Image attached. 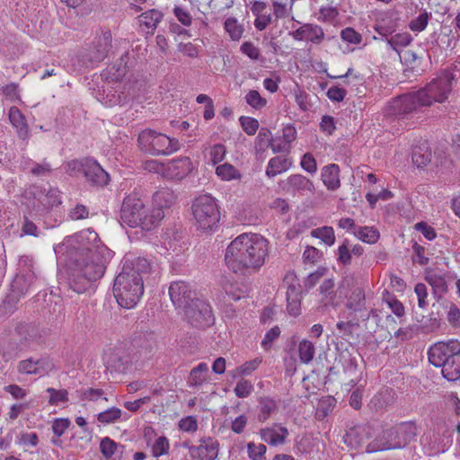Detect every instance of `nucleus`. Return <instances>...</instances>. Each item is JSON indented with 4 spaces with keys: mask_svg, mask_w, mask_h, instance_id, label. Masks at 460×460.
<instances>
[{
    "mask_svg": "<svg viewBox=\"0 0 460 460\" xmlns=\"http://www.w3.org/2000/svg\"><path fill=\"white\" fill-rule=\"evenodd\" d=\"M144 202L136 194L127 196L120 210L121 220L130 227L138 226L144 210Z\"/></svg>",
    "mask_w": 460,
    "mask_h": 460,
    "instance_id": "ddd939ff",
    "label": "nucleus"
},
{
    "mask_svg": "<svg viewBox=\"0 0 460 460\" xmlns=\"http://www.w3.org/2000/svg\"><path fill=\"white\" fill-rule=\"evenodd\" d=\"M299 359L303 364H309L314 358L315 347L308 340H302L298 344Z\"/></svg>",
    "mask_w": 460,
    "mask_h": 460,
    "instance_id": "4c0bfd02",
    "label": "nucleus"
},
{
    "mask_svg": "<svg viewBox=\"0 0 460 460\" xmlns=\"http://www.w3.org/2000/svg\"><path fill=\"white\" fill-rule=\"evenodd\" d=\"M205 156L213 164L221 163L226 155V148L223 144L209 145L204 149Z\"/></svg>",
    "mask_w": 460,
    "mask_h": 460,
    "instance_id": "72a5a7b5",
    "label": "nucleus"
},
{
    "mask_svg": "<svg viewBox=\"0 0 460 460\" xmlns=\"http://www.w3.org/2000/svg\"><path fill=\"white\" fill-rule=\"evenodd\" d=\"M190 455L197 460H216L219 452V442L211 437L199 440L198 446L189 447Z\"/></svg>",
    "mask_w": 460,
    "mask_h": 460,
    "instance_id": "a211bd4d",
    "label": "nucleus"
},
{
    "mask_svg": "<svg viewBox=\"0 0 460 460\" xmlns=\"http://www.w3.org/2000/svg\"><path fill=\"white\" fill-rule=\"evenodd\" d=\"M172 193L169 190L156 191L153 196V206H144L138 226L146 231L157 226L165 216L164 208L172 204Z\"/></svg>",
    "mask_w": 460,
    "mask_h": 460,
    "instance_id": "6e6552de",
    "label": "nucleus"
},
{
    "mask_svg": "<svg viewBox=\"0 0 460 460\" xmlns=\"http://www.w3.org/2000/svg\"><path fill=\"white\" fill-rule=\"evenodd\" d=\"M286 189L288 192L305 194L314 192V183L302 174H292L286 181Z\"/></svg>",
    "mask_w": 460,
    "mask_h": 460,
    "instance_id": "a878e982",
    "label": "nucleus"
},
{
    "mask_svg": "<svg viewBox=\"0 0 460 460\" xmlns=\"http://www.w3.org/2000/svg\"><path fill=\"white\" fill-rule=\"evenodd\" d=\"M239 121L243 131L249 136L254 135L259 128V121L254 118L241 116Z\"/></svg>",
    "mask_w": 460,
    "mask_h": 460,
    "instance_id": "09e8293b",
    "label": "nucleus"
},
{
    "mask_svg": "<svg viewBox=\"0 0 460 460\" xmlns=\"http://www.w3.org/2000/svg\"><path fill=\"white\" fill-rule=\"evenodd\" d=\"M301 167L308 173L314 174L317 172V163L314 155L310 153H305L300 162Z\"/></svg>",
    "mask_w": 460,
    "mask_h": 460,
    "instance_id": "4d7b16f0",
    "label": "nucleus"
},
{
    "mask_svg": "<svg viewBox=\"0 0 460 460\" xmlns=\"http://www.w3.org/2000/svg\"><path fill=\"white\" fill-rule=\"evenodd\" d=\"M341 38L342 39V40L355 45H358L362 41L361 34L351 27H347L341 30Z\"/></svg>",
    "mask_w": 460,
    "mask_h": 460,
    "instance_id": "603ef678",
    "label": "nucleus"
},
{
    "mask_svg": "<svg viewBox=\"0 0 460 460\" xmlns=\"http://www.w3.org/2000/svg\"><path fill=\"white\" fill-rule=\"evenodd\" d=\"M33 261L27 255L19 258L16 275H31L36 274L33 270Z\"/></svg>",
    "mask_w": 460,
    "mask_h": 460,
    "instance_id": "49530a36",
    "label": "nucleus"
},
{
    "mask_svg": "<svg viewBox=\"0 0 460 460\" xmlns=\"http://www.w3.org/2000/svg\"><path fill=\"white\" fill-rule=\"evenodd\" d=\"M447 319L453 327H460V309L456 305L448 306Z\"/></svg>",
    "mask_w": 460,
    "mask_h": 460,
    "instance_id": "e2e57ef3",
    "label": "nucleus"
},
{
    "mask_svg": "<svg viewBox=\"0 0 460 460\" xmlns=\"http://www.w3.org/2000/svg\"><path fill=\"white\" fill-rule=\"evenodd\" d=\"M9 119L12 125L17 129L20 138L26 139L29 137V128L25 118L17 107H11L9 110Z\"/></svg>",
    "mask_w": 460,
    "mask_h": 460,
    "instance_id": "7c9ffc66",
    "label": "nucleus"
},
{
    "mask_svg": "<svg viewBox=\"0 0 460 460\" xmlns=\"http://www.w3.org/2000/svg\"><path fill=\"white\" fill-rule=\"evenodd\" d=\"M414 292L418 298V306L426 309L429 306L427 286L423 283H418L414 288Z\"/></svg>",
    "mask_w": 460,
    "mask_h": 460,
    "instance_id": "3c124183",
    "label": "nucleus"
},
{
    "mask_svg": "<svg viewBox=\"0 0 460 460\" xmlns=\"http://www.w3.org/2000/svg\"><path fill=\"white\" fill-rule=\"evenodd\" d=\"M412 41V37L409 32L397 33L389 39H386V43L389 47L396 52H400L402 48L407 47Z\"/></svg>",
    "mask_w": 460,
    "mask_h": 460,
    "instance_id": "e433bc0d",
    "label": "nucleus"
},
{
    "mask_svg": "<svg viewBox=\"0 0 460 460\" xmlns=\"http://www.w3.org/2000/svg\"><path fill=\"white\" fill-rule=\"evenodd\" d=\"M128 59V54L125 53L111 67L109 68V74L112 80L119 81L126 75Z\"/></svg>",
    "mask_w": 460,
    "mask_h": 460,
    "instance_id": "a19ab883",
    "label": "nucleus"
},
{
    "mask_svg": "<svg viewBox=\"0 0 460 460\" xmlns=\"http://www.w3.org/2000/svg\"><path fill=\"white\" fill-rule=\"evenodd\" d=\"M184 314L190 324L196 328H207L214 323L211 306L202 299L193 300L184 309Z\"/></svg>",
    "mask_w": 460,
    "mask_h": 460,
    "instance_id": "9b49d317",
    "label": "nucleus"
},
{
    "mask_svg": "<svg viewBox=\"0 0 460 460\" xmlns=\"http://www.w3.org/2000/svg\"><path fill=\"white\" fill-rule=\"evenodd\" d=\"M155 263L145 257H126L122 270L113 284V295L118 305L134 308L144 294V280L156 271Z\"/></svg>",
    "mask_w": 460,
    "mask_h": 460,
    "instance_id": "7ed1b4c3",
    "label": "nucleus"
},
{
    "mask_svg": "<svg viewBox=\"0 0 460 460\" xmlns=\"http://www.w3.org/2000/svg\"><path fill=\"white\" fill-rule=\"evenodd\" d=\"M347 94V91L339 86H332L328 89L326 95L332 102H342Z\"/></svg>",
    "mask_w": 460,
    "mask_h": 460,
    "instance_id": "338daca9",
    "label": "nucleus"
},
{
    "mask_svg": "<svg viewBox=\"0 0 460 460\" xmlns=\"http://www.w3.org/2000/svg\"><path fill=\"white\" fill-rule=\"evenodd\" d=\"M280 332H281V331L279 326H274L270 330H269L265 333V335L261 342V348L264 350L270 349L272 343L274 342V341H276L279 337Z\"/></svg>",
    "mask_w": 460,
    "mask_h": 460,
    "instance_id": "8fccbe9b",
    "label": "nucleus"
},
{
    "mask_svg": "<svg viewBox=\"0 0 460 460\" xmlns=\"http://www.w3.org/2000/svg\"><path fill=\"white\" fill-rule=\"evenodd\" d=\"M252 390V385L247 380H241L236 384L234 388L235 394L239 398L247 397Z\"/></svg>",
    "mask_w": 460,
    "mask_h": 460,
    "instance_id": "69168bd1",
    "label": "nucleus"
},
{
    "mask_svg": "<svg viewBox=\"0 0 460 460\" xmlns=\"http://www.w3.org/2000/svg\"><path fill=\"white\" fill-rule=\"evenodd\" d=\"M68 285L80 294L87 290L91 283L101 279L112 252L102 243L98 234L84 230L70 236L65 243Z\"/></svg>",
    "mask_w": 460,
    "mask_h": 460,
    "instance_id": "f257e3e1",
    "label": "nucleus"
},
{
    "mask_svg": "<svg viewBox=\"0 0 460 460\" xmlns=\"http://www.w3.org/2000/svg\"><path fill=\"white\" fill-rule=\"evenodd\" d=\"M459 349L460 341L456 340L437 342L428 351L429 360L433 366L443 368L447 360Z\"/></svg>",
    "mask_w": 460,
    "mask_h": 460,
    "instance_id": "4468645a",
    "label": "nucleus"
},
{
    "mask_svg": "<svg viewBox=\"0 0 460 460\" xmlns=\"http://www.w3.org/2000/svg\"><path fill=\"white\" fill-rule=\"evenodd\" d=\"M173 13L177 20L184 26H190L191 24L192 17L187 10L180 6H175L173 9Z\"/></svg>",
    "mask_w": 460,
    "mask_h": 460,
    "instance_id": "774afa93",
    "label": "nucleus"
},
{
    "mask_svg": "<svg viewBox=\"0 0 460 460\" xmlns=\"http://www.w3.org/2000/svg\"><path fill=\"white\" fill-rule=\"evenodd\" d=\"M292 160L287 156L278 155L269 160L265 174L269 178H274L287 172L292 166Z\"/></svg>",
    "mask_w": 460,
    "mask_h": 460,
    "instance_id": "c85d7f7f",
    "label": "nucleus"
},
{
    "mask_svg": "<svg viewBox=\"0 0 460 460\" xmlns=\"http://www.w3.org/2000/svg\"><path fill=\"white\" fill-rule=\"evenodd\" d=\"M112 35L109 30H100L96 32L93 40L87 49L81 52L73 66L77 71L93 67L96 64L103 61L111 50Z\"/></svg>",
    "mask_w": 460,
    "mask_h": 460,
    "instance_id": "39448f33",
    "label": "nucleus"
},
{
    "mask_svg": "<svg viewBox=\"0 0 460 460\" xmlns=\"http://www.w3.org/2000/svg\"><path fill=\"white\" fill-rule=\"evenodd\" d=\"M354 235L367 243H376L379 239V232L372 226H360L353 231Z\"/></svg>",
    "mask_w": 460,
    "mask_h": 460,
    "instance_id": "58836bf2",
    "label": "nucleus"
},
{
    "mask_svg": "<svg viewBox=\"0 0 460 460\" xmlns=\"http://www.w3.org/2000/svg\"><path fill=\"white\" fill-rule=\"evenodd\" d=\"M164 14L161 11L156 9H150L142 13L137 21L141 29L146 33L153 35L158 23L162 21Z\"/></svg>",
    "mask_w": 460,
    "mask_h": 460,
    "instance_id": "bb28decb",
    "label": "nucleus"
},
{
    "mask_svg": "<svg viewBox=\"0 0 460 460\" xmlns=\"http://www.w3.org/2000/svg\"><path fill=\"white\" fill-rule=\"evenodd\" d=\"M273 14L276 19H282L288 17L290 13H292L291 5H288L287 4L273 1Z\"/></svg>",
    "mask_w": 460,
    "mask_h": 460,
    "instance_id": "bf43d9fd",
    "label": "nucleus"
},
{
    "mask_svg": "<svg viewBox=\"0 0 460 460\" xmlns=\"http://www.w3.org/2000/svg\"><path fill=\"white\" fill-rule=\"evenodd\" d=\"M20 337L19 349L25 350L32 349L41 341V335L38 327L32 324H20L16 329Z\"/></svg>",
    "mask_w": 460,
    "mask_h": 460,
    "instance_id": "5701e85b",
    "label": "nucleus"
},
{
    "mask_svg": "<svg viewBox=\"0 0 460 460\" xmlns=\"http://www.w3.org/2000/svg\"><path fill=\"white\" fill-rule=\"evenodd\" d=\"M276 428L277 426L261 429V438L270 445L277 446L283 444L288 436L287 428L282 426L278 427V429Z\"/></svg>",
    "mask_w": 460,
    "mask_h": 460,
    "instance_id": "c756f323",
    "label": "nucleus"
},
{
    "mask_svg": "<svg viewBox=\"0 0 460 460\" xmlns=\"http://www.w3.org/2000/svg\"><path fill=\"white\" fill-rule=\"evenodd\" d=\"M103 360L107 369L117 373H126L132 363L129 355L120 349L106 352Z\"/></svg>",
    "mask_w": 460,
    "mask_h": 460,
    "instance_id": "412c9836",
    "label": "nucleus"
},
{
    "mask_svg": "<svg viewBox=\"0 0 460 460\" xmlns=\"http://www.w3.org/2000/svg\"><path fill=\"white\" fill-rule=\"evenodd\" d=\"M262 359L261 358H255L252 360L246 361L243 365H241L239 367L236 368V372L240 376H248L251 375L252 372H253L255 369L259 367V366L261 364Z\"/></svg>",
    "mask_w": 460,
    "mask_h": 460,
    "instance_id": "5fc2aeb1",
    "label": "nucleus"
},
{
    "mask_svg": "<svg viewBox=\"0 0 460 460\" xmlns=\"http://www.w3.org/2000/svg\"><path fill=\"white\" fill-rule=\"evenodd\" d=\"M47 393L49 394V402H60L68 400V393L66 389L48 388Z\"/></svg>",
    "mask_w": 460,
    "mask_h": 460,
    "instance_id": "680f3d73",
    "label": "nucleus"
},
{
    "mask_svg": "<svg viewBox=\"0 0 460 460\" xmlns=\"http://www.w3.org/2000/svg\"><path fill=\"white\" fill-rule=\"evenodd\" d=\"M162 167V173L170 179L181 180L193 170V164L190 157L181 156L170 160Z\"/></svg>",
    "mask_w": 460,
    "mask_h": 460,
    "instance_id": "f3484780",
    "label": "nucleus"
},
{
    "mask_svg": "<svg viewBox=\"0 0 460 460\" xmlns=\"http://www.w3.org/2000/svg\"><path fill=\"white\" fill-rule=\"evenodd\" d=\"M385 303L397 317L404 315V306L394 296H388L385 298Z\"/></svg>",
    "mask_w": 460,
    "mask_h": 460,
    "instance_id": "052dcab7",
    "label": "nucleus"
},
{
    "mask_svg": "<svg viewBox=\"0 0 460 460\" xmlns=\"http://www.w3.org/2000/svg\"><path fill=\"white\" fill-rule=\"evenodd\" d=\"M383 430L371 425L356 426L344 436V442L358 452L376 453L384 450Z\"/></svg>",
    "mask_w": 460,
    "mask_h": 460,
    "instance_id": "423d86ee",
    "label": "nucleus"
},
{
    "mask_svg": "<svg viewBox=\"0 0 460 460\" xmlns=\"http://www.w3.org/2000/svg\"><path fill=\"white\" fill-rule=\"evenodd\" d=\"M71 421L69 419L60 418L56 419L52 424L53 433L57 437H61L65 431L69 428Z\"/></svg>",
    "mask_w": 460,
    "mask_h": 460,
    "instance_id": "0e129e2a",
    "label": "nucleus"
},
{
    "mask_svg": "<svg viewBox=\"0 0 460 460\" xmlns=\"http://www.w3.org/2000/svg\"><path fill=\"white\" fill-rule=\"evenodd\" d=\"M311 235L314 238L321 239L328 246H332L335 243L334 230L332 226H325L313 229Z\"/></svg>",
    "mask_w": 460,
    "mask_h": 460,
    "instance_id": "ea45409f",
    "label": "nucleus"
},
{
    "mask_svg": "<svg viewBox=\"0 0 460 460\" xmlns=\"http://www.w3.org/2000/svg\"><path fill=\"white\" fill-rule=\"evenodd\" d=\"M365 304L366 296L364 290L360 288H356L349 296L346 306L349 310L359 312L365 308Z\"/></svg>",
    "mask_w": 460,
    "mask_h": 460,
    "instance_id": "f704fd0d",
    "label": "nucleus"
},
{
    "mask_svg": "<svg viewBox=\"0 0 460 460\" xmlns=\"http://www.w3.org/2000/svg\"><path fill=\"white\" fill-rule=\"evenodd\" d=\"M82 172L87 181L95 186L103 187L108 184L109 174L94 160L88 159L82 164Z\"/></svg>",
    "mask_w": 460,
    "mask_h": 460,
    "instance_id": "aec40b11",
    "label": "nucleus"
},
{
    "mask_svg": "<svg viewBox=\"0 0 460 460\" xmlns=\"http://www.w3.org/2000/svg\"><path fill=\"white\" fill-rule=\"evenodd\" d=\"M244 99L246 103L255 110H260L267 104V100L261 97L260 93L256 90H250Z\"/></svg>",
    "mask_w": 460,
    "mask_h": 460,
    "instance_id": "37998d69",
    "label": "nucleus"
},
{
    "mask_svg": "<svg viewBox=\"0 0 460 460\" xmlns=\"http://www.w3.org/2000/svg\"><path fill=\"white\" fill-rule=\"evenodd\" d=\"M284 281L288 284L286 292L287 310L290 315L297 316L301 313V289L299 284L296 281V274L288 272Z\"/></svg>",
    "mask_w": 460,
    "mask_h": 460,
    "instance_id": "dca6fc26",
    "label": "nucleus"
},
{
    "mask_svg": "<svg viewBox=\"0 0 460 460\" xmlns=\"http://www.w3.org/2000/svg\"><path fill=\"white\" fill-rule=\"evenodd\" d=\"M36 280V274L16 275L11 285L12 290L20 295L25 294L35 284Z\"/></svg>",
    "mask_w": 460,
    "mask_h": 460,
    "instance_id": "2f4dec72",
    "label": "nucleus"
},
{
    "mask_svg": "<svg viewBox=\"0 0 460 460\" xmlns=\"http://www.w3.org/2000/svg\"><path fill=\"white\" fill-rule=\"evenodd\" d=\"M225 29L234 40H238L243 34V29L235 18H228L225 22Z\"/></svg>",
    "mask_w": 460,
    "mask_h": 460,
    "instance_id": "de8ad7c7",
    "label": "nucleus"
},
{
    "mask_svg": "<svg viewBox=\"0 0 460 460\" xmlns=\"http://www.w3.org/2000/svg\"><path fill=\"white\" fill-rule=\"evenodd\" d=\"M338 261L342 265H349L351 262V252L349 248V241L345 240L341 245L339 246Z\"/></svg>",
    "mask_w": 460,
    "mask_h": 460,
    "instance_id": "13d9d810",
    "label": "nucleus"
},
{
    "mask_svg": "<svg viewBox=\"0 0 460 460\" xmlns=\"http://www.w3.org/2000/svg\"><path fill=\"white\" fill-rule=\"evenodd\" d=\"M117 443L109 437H106L101 440L100 450L105 458L111 457L117 450Z\"/></svg>",
    "mask_w": 460,
    "mask_h": 460,
    "instance_id": "864d4df0",
    "label": "nucleus"
},
{
    "mask_svg": "<svg viewBox=\"0 0 460 460\" xmlns=\"http://www.w3.org/2000/svg\"><path fill=\"white\" fill-rule=\"evenodd\" d=\"M216 175L222 181H230L234 180H241L242 173L233 164L224 163L216 167Z\"/></svg>",
    "mask_w": 460,
    "mask_h": 460,
    "instance_id": "473e14b6",
    "label": "nucleus"
},
{
    "mask_svg": "<svg viewBox=\"0 0 460 460\" xmlns=\"http://www.w3.org/2000/svg\"><path fill=\"white\" fill-rule=\"evenodd\" d=\"M137 141L141 150L151 155H167L179 149L176 139L149 128L139 133Z\"/></svg>",
    "mask_w": 460,
    "mask_h": 460,
    "instance_id": "0eeeda50",
    "label": "nucleus"
},
{
    "mask_svg": "<svg viewBox=\"0 0 460 460\" xmlns=\"http://www.w3.org/2000/svg\"><path fill=\"white\" fill-rule=\"evenodd\" d=\"M210 380L208 365L206 362H200L194 367L187 378V385L190 388H200Z\"/></svg>",
    "mask_w": 460,
    "mask_h": 460,
    "instance_id": "b1692460",
    "label": "nucleus"
},
{
    "mask_svg": "<svg viewBox=\"0 0 460 460\" xmlns=\"http://www.w3.org/2000/svg\"><path fill=\"white\" fill-rule=\"evenodd\" d=\"M290 34L295 40L308 41L315 45L321 44L324 40L323 28L314 23H305Z\"/></svg>",
    "mask_w": 460,
    "mask_h": 460,
    "instance_id": "4be33fe9",
    "label": "nucleus"
},
{
    "mask_svg": "<svg viewBox=\"0 0 460 460\" xmlns=\"http://www.w3.org/2000/svg\"><path fill=\"white\" fill-rule=\"evenodd\" d=\"M431 13L424 11L420 13L416 18L412 19L409 23V28L412 31L420 32L425 30L428 25Z\"/></svg>",
    "mask_w": 460,
    "mask_h": 460,
    "instance_id": "c03bdc74",
    "label": "nucleus"
},
{
    "mask_svg": "<svg viewBox=\"0 0 460 460\" xmlns=\"http://www.w3.org/2000/svg\"><path fill=\"white\" fill-rule=\"evenodd\" d=\"M191 215L199 232L211 234L217 229L220 210L217 199L210 194H201L192 200Z\"/></svg>",
    "mask_w": 460,
    "mask_h": 460,
    "instance_id": "20e7f679",
    "label": "nucleus"
},
{
    "mask_svg": "<svg viewBox=\"0 0 460 460\" xmlns=\"http://www.w3.org/2000/svg\"><path fill=\"white\" fill-rule=\"evenodd\" d=\"M170 298L176 308L184 310L196 297V292L185 281H174L169 287Z\"/></svg>",
    "mask_w": 460,
    "mask_h": 460,
    "instance_id": "2eb2a0df",
    "label": "nucleus"
},
{
    "mask_svg": "<svg viewBox=\"0 0 460 460\" xmlns=\"http://www.w3.org/2000/svg\"><path fill=\"white\" fill-rule=\"evenodd\" d=\"M427 282L432 287L436 296H441L447 291V285L445 278L439 274L429 272L426 276Z\"/></svg>",
    "mask_w": 460,
    "mask_h": 460,
    "instance_id": "c9c22d12",
    "label": "nucleus"
},
{
    "mask_svg": "<svg viewBox=\"0 0 460 460\" xmlns=\"http://www.w3.org/2000/svg\"><path fill=\"white\" fill-rule=\"evenodd\" d=\"M452 77L444 73L431 80L422 89L416 92L419 102L423 106H430L434 102H443L451 93Z\"/></svg>",
    "mask_w": 460,
    "mask_h": 460,
    "instance_id": "1a4fd4ad",
    "label": "nucleus"
},
{
    "mask_svg": "<svg viewBox=\"0 0 460 460\" xmlns=\"http://www.w3.org/2000/svg\"><path fill=\"white\" fill-rule=\"evenodd\" d=\"M270 242L259 234L243 233L226 247L225 262L232 272L242 276L254 273L264 265Z\"/></svg>",
    "mask_w": 460,
    "mask_h": 460,
    "instance_id": "f03ea898",
    "label": "nucleus"
},
{
    "mask_svg": "<svg viewBox=\"0 0 460 460\" xmlns=\"http://www.w3.org/2000/svg\"><path fill=\"white\" fill-rule=\"evenodd\" d=\"M421 106L416 92L410 93L394 98L386 105L385 112L390 118H403Z\"/></svg>",
    "mask_w": 460,
    "mask_h": 460,
    "instance_id": "f8f14e48",
    "label": "nucleus"
},
{
    "mask_svg": "<svg viewBox=\"0 0 460 460\" xmlns=\"http://www.w3.org/2000/svg\"><path fill=\"white\" fill-rule=\"evenodd\" d=\"M121 416V410L117 407H111L104 411L100 412L97 415V419L100 422L109 424L114 422Z\"/></svg>",
    "mask_w": 460,
    "mask_h": 460,
    "instance_id": "a18cd8bd",
    "label": "nucleus"
},
{
    "mask_svg": "<svg viewBox=\"0 0 460 460\" xmlns=\"http://www.w3.org/2000/svg\"><path fill=\"white\" fill-rule=\"evenodd\" d=\"M169 448L170 443L168 438L164 436H161L151 445V453L154 457L157 458L168 454Z\"/></svg>",
    "mask_w": 460,
    "mask_h": 460,
    "instance_id": "79ce46f5",
    "label": "nucleus"
},
{
    "mask_svg": "<svg viewBox=\"0 0 460 460\" xmlns=\"http://www.w3.org/2000/svg\"><path fill=\"white\" fill-rule=\"evenodd\" d=\"M77 398L81 401L98 402L112 401L115 395L108 389L97 387H82L76 391Z\"/></svg>",
    "mask_w": 460,
    "mask_h": 460,
    "instance_id": "393cba45",
    "label": "nucleus"
},
{
    "mask_svg": "<svg viewBox=\"0 0 460 460\" xmlns=\"http://www.w3.org/2000/svg\"><path fill=\"white\" fill-rule=\"evenodd\" d=\"M417 437V426L413 421H403L383 430L384 450L405 447Z\"/></svg>",
    "mask_w": 460,
    "mask_h": 460,
    "instance_id": "9d476101",
    "label": "nucleus"
},
{
    "mask_svg": "<svg viewBox=\"0 0 460 460\" xmlns=\"http://www.w3.org/2000/svg\"><path fill=\"white\" fill-rule=\"evenodd\" d=\"M53 368L52 362L47 358H29L21 360L17 365V371L22 375H34L43 376Z\"/></svg>",
    "mask_w": 460,
    "mask_h": 460,
    "instance_id": "6ab92c4d",
    "label": "nucleus"
},
{
    "mask_svg": "<svg viewBox=\"0 0 460 460\" xmlns=\"http://www.w3.org/2000/svg\"><path fill=\"white\" fill-rule=\"evenodd\" d=\"M340 167L336 164L325 165L322 169L321 178L329 190H336L341 187Z\"/></svg>",
    "mask_w": 460,
    "mask_h": 460,
    "instance_id": "cd10ccee",
    "label": "nucleus"
},
{
    "mask_svg": "<svg viewBox=\"0 0 460 460\" xmlns=\"http://www.w3.org/2000/svg\"><path fill=\"white\" fill-rule=\"evenodd\" d=\"M267 447L263 444L255 445L254 443L248 444V455L252 460H265V453Z\"/></svg>",
    "mask_w": 460,
    "mask_h": 460,
    "instance_id": "6e6d98bb",
    "label": "nucleus"
}]
</instances>
